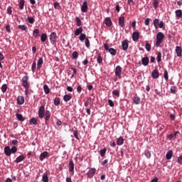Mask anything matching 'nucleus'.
Listing matches in <instances>:
<instances>
[{"instance_id":"63","label":"nucleus","mask_w":182,"mask_h":182,"mask_svg":"<svg viewBox=\"0 0 182 182\" xmlns=\"http://www.w3.org/2000/svg\"><path fill=\"white\" fill-rule=\"evenodd\" d=\"M159 26L161 29H163V28H164V22L160 21Z\"/></svg>"},{"instance_id":"48","label":"nucleus","mask_w":182,"mask_h":182,"mask_svg":"<svg viewBox=\"0 0 182 182\" xmlns=\"http://www.w3.org/2000/svg\"><path fill=\"white\" fill-rule=\"evenodd\" d=\"M159 19H158V18H156V19L154 21V26H155L156 29H157V27L159 26Z\"/></svg>"},{"instance_id":"1","label":"nucleus","mask_w":182,"mask_h":182,"mask_svg":"<svg viewBox=\"0 0 182 182\" xmlns=\"http://www.w3.org/2000/svg\"><path fill=\"white\" fill-rule=\"evenodd\" d=\"M163 39H164V34L161 32H159L156 35V46L159 47L160 45H161Z\"/></svg>"},{"instance_id":"5","label":"nucleus","mask_w":182,"mask_h":182,"mask_svg":"<svg viewBox=\"0 0 182 182\" xmlns=\"http://www.w3.org/2000/svg\"><path fill=\"white\" fill-rule=\"evenodd\" d=\"M95 174H96V168H90L87 173L88 178H93Z\"/></svg>"},{"instance_id":"45","label":"nucleus","mask_w":182,"mask_h":182,"mask_svg":"<svg viewBox=\"0 0 182 182\" xmlns=\"http://www.w3.org/2000/svg\"><path fill=\"white\" fill-rule=\"evenodd\" d=\"M76 22H77V26H82V21L80 20V18L76 17Z\"/></svg>"},{"instance_id":"4","label":"nucleus","mask_w":182,"mask_h":182,"mask_svg":"<svg viewBox=\"0 0 182 182\" xmlns=\"http://www.w3.org/2000/svg\"><path fill=\"white\" fill-rule=\"evenodd\" d=\"M44 117H45V107L41 106L38 109V117H40V119H43Z\"/></svg>"},{"instance_id":"29","label":"nucleus","mask_w":182,"mask_h":182,"mask_svg":"<svg viewBox=\"0 0 182 182\" xmlns=\"http://www.w3.org/2000/svg\"><path fill=\"white\" fill-rule=\"evenodd\" d=\"M108 52L112 55V56L116 55V53H117V51L116 50V49L113 48H110L108 50Z\"/></svg>"},{"instance_id":"10","label":"nucleus","mask_w":182,"mask_h":182,"mask_svg":"<svg viewBox=\"0 0 182 182\" xmlns=\"http://www.w3.org/2000/svg\"><path fill=\"white\" fill-rule=\"evenodd\" d=\"M81 11L83 13L87 12V1H84L82 3V5L81 6Z\"/></svg>"},{"instance_id":"7","label":"nucleus","mask_w":182,"mask_h":182,"mask_svg":"<svg viewBox=\"0 0 182 182\" xmlns=\"http://www.w3.org/2000/svg\"><path fill=\"white\" fill-rule=\"evenodd\" d=\"M115 75L116 76H118L119 79L122 77V67L119 65L117 66L115 69Z\"/></svg>"},{"instance_id":"57","label":"nucleus","mask_w":182,"mask_h":182,"mask_svg":"<svg viewBox=\"0 0 182 182\" xmlns=\"http://www.w3.org/2000/svg\"><path fill=\"white\" fill-rule=\"evenodd\" d=\"M1 60H4V55L0 52V68L2 69V63H1Z\"/></svg>"},{"instance_id":"12","label":"nucleus","mask_w":182,"mask_h":182,"mask_svg":"<svg viewBox=\"0 0 182 182\" xmlns=\"http://www.w3.org/2000/svg\"><path fill=\"white\" fill-rule=\"evenodd\" d=\"M17 103L18 105H23V103H25V98L23 96H18L17 97Z\"/></svg>"},{"instance_id":"25","label":"nucleus","mask_w":182,"mask_h":182,"mask_svg":"<svg viewBox=\"0 0 182 182\" xmlns=\"http://www.w3.org/2000/svg\"><path fill=\"white\" fill-rule=\"evenodd\" d=\"M113 96H116V97H120V90H114L112 91Z\"/></svg>"},{"instance_id":"33","label":"nucleus","mask_w":182,"mask_h":182,"mask_svg":"<svg viewBox=\"0 0 182 182\" xmlns=\"http://www.w3.org/2000/svg\"><path fill=\"white\" fill-rule=\"evenodd\" d=\"M124 143V139H123L122 136H120L117 139V144H118V146H122V144H123Z\"/></svg>"},{"instance_id":"38","label":"nucleus","mask_w":182,"mask_h":182,"mask_svg":"<svg viewBox=\"0 0 182 182\" xmlns=\"http://www.w3.org/2000/svg\"><path fill=\"white\" fill-rule=\"evenodd\" d=\"M23 6H25V0H20L19 1V9H23Z\"/></svg>"},{"instance_id":"60","label":"nucleus","mask_w":182,"mask_h":182,"mask_svg":"<svg viewBox=\"0 0 182 182\" xmlns=\"http://www.w3.org/2000/svg\"><path fill=\"white\" fill-rule=\"evenodd\" d=\"M108 103H109V105L110 106V107H113L114 106V102H113V101L112 100H109Z\"/></svg>"},{"instance_id":"64","label":"nucleus","mask_w":182,"mask_h":182,"mask_svg":"<svg viewBox=\"0 0 182 182\" xmlns=\"http://www.w3.org/2000/svg\"><path fill=\"white\" fill-rule=\"evenodd\" d=\"M178 163H179V164H182V156L178 158Z\"/></svg>"},{"instance_id":"47","label":"nucleus","mask_w":182,"mask_h":182,"mask_svg":"<svg viewBox=\"0 0 182 182\" xmlns=\"http://www.w3.org/2000/svg\"><path fill=\"white\" fill-rule=\"evenodd\" d=\"M145 156L147 157V159H150L151 157V154L150 153V151L149 149L145 151Z\"/></svg>"},{"instance_id":"53","label":"nucleus","mask_w":182,"mask_h":182,"mask_svg":"<svg viewBox=\"0 0 182 182\" xmlns=\"http://www.w3.org/2000/svg\"><path fill=\"white\" fill-rule=\"evenodd\" d=\"M153 5L155 9L159 8V1L154 0Z\"/></svg>"},{"instance_id":"31","label":"nucleus","mask_w":182,"mask_h":182,"mask_svg":"<svg viewBox=\"0 0 182 182\" xmlns=\"http://www.w3.org/2000/svg\"><path fill=\"white\" fill-rule=\"evenodd\" d=\"M42 180L43 182H49V177L48 176V173H43Z\"/></svg>"},{"instance_id":"49","label":"nucleus","mask_w":182,"mask_h":182,"mask_svg":"<svg viewBox=\"0 0 182 182\" xmlns=\"http://www.w3.org/2000/svg\"><path fill=\"white\" fill-rule=\"evenodd\" d=\"M176 90H177V87L176 86L171 87V93H173L174 95L176 94Z\"/></svg>"},{"instance_id":"19","label":"nucleus","mask_w":182,"mask_h":182,"mask_svg":"<svg viewBox=\"0 0 182 182\" xmlns=\"http://www.w3.org/2000/svg\"><path fill=\"white\" fill-rule=\"evenodd\" d=\"M119 26H121V28H124V17L119 18Z\"/></svg>"},{"instance_id":"6","label":"nucleus","mask_w":182,"mask_h":182,"mask_svg":"<svg viewBox=\"0 0 182 182\" xmlns=\"http://www.w3.org/2000/svg\"><path fill=\"white\" fill-rule=\"evenodd\" d=\"M139 36L140 33H139V31H134L132 33V40L134 41V42H137V41H139Z\"/></svg>"},{"instance_id":"11","label":"nucleus","mask_w":182,"mask_h":182,"mask_svg":"<svg viewBox=\"0 0 182 182\" xmlns=\"http://www.w3.org/2000/svg\"><path fill=\"white\" fill-rule=\"evenodd\" d=\"M151 76H152L153 79L159 78V70L155 69L154 71H152Z\"/></svg>"},{"instance_id":"41","label":"nucleus","mask_w":182,"mask_h":182,"mask_svg":"<svg viewBox=\"0 0 182 182\" xmlns=\"http://www.w3.org/2000/svg\"><path fill=\"white\" fill-rule=\"evenodd\" d=\"M145 48L147 50V52H150V50H151V45H150V43H146L145 45Z\"/></svg>"},{"instance_id":"24","label":"nucleus","mask_w":182,"mask_h":182,"mask_svg":"<svg viewBox=\"0 0 182 182\" xmlns=\"http://www.w3.org/2000/svg\"><path fill=\"white\" fill-rule=\"evenodd\" d=\"M175 15L176 18H182V11L181 9L176 10Z\"/></svg>"},{"instance_id":"15","label":"nucleus","mask_w":182,"mask_h":182,"mask_svg":"<svg viewBox=\"0 0 182 182\" xmlns=\"http://www.w3.org/2000/svg\"><path fill=\"white\" fill-rule=\"evenodd\" d=\"M4 153L6 156H11V147H9V146H5Z\"/></svg>"},{"instance_id":"61","label":"nucleus","mask_w":182,"mask_h":182,"mask_svg":"<svg viewBox=\"0 0 182 182\" xmlns=\"http://www.w3.org/2000/svg\"><path fill=\"white\" fill-rule=\"evenodd\" d=\"M128 2V5H129L130 6H133V5H134V1L133 0H127Z\"/></svg>"},{"instance_id":"35","label":"nucleus","mask_w":182,"mask_h":182,"mask_svg":"<svg viewBox=\"0 0 182 182\" xmlns=\"http://www.w3.org/2000/svg\"><path fill=\"white\" fill-rule=\"evenodd\" d=\"M106 151H107V149L106 148L100 151V154L101 157H105V156H106Z\"/></svg>"},{"instance_id":"21","label":"nucleus","mask_w":182,"mask_h":182,"mask_svg":"<svg viewBox=\"0 0 182 182\" xmlns=\"http://www.w3.org/2000/svg\"><path fill=\"white\" fill-rule=\"evenodd\" d=\"M16 117L18 120H19V122H25V117H23V115H22L21 114H16Z\"/></svg>"},{"instance_id":"54","label":"nucleus","mask_w":182,"mask_h":182,"mask_svg":"<svg viewBox=\"0 0 182 182\" xmlns=\"http://www.w3.org/2000/svg\"><path fill=\"white\" fill-rule=\"evenodd\" d=\"M167 139L171 141L173 139H175L174 134H171L166 136Z\"/></svg>"},{"instance_id":"46","label":"nucleus","mask_w":182,"mask_h":182,"mask_svg":"<svg viewBox=\"0 0 182 182\" xmlns=\"http://www.w3.org/2000/svg\"><path fill=\"white\" fill-rule=\"evenodd\" d=\"M18 29H21V31H26L28 27L25 25H18Z\"/></svg>"},{"instance_id":"51","label":"nucleus","mask_w":182,"mask_h":182,"mask_svg":"<svg viewBox=\"0 0 182 182\" xmlns=\"http://www.w3.org/2000/svg\"><path fill=\"white\" fill-rule=\"evenodd\" d=\"M85 46L86 48H90V41L88 38H85Z\"/></svg>"},{"instance_id":"28","label":"nucleus","mask_w":182,"mask_h":182,"mask_svg":"<svg viewBox=\"0 0 182 182\" xmlns=\"http://www.w3.org/2000/svg\"><path fill=\"white\" fill-rule=\"evenodd\" d=\"M105 23L107 26H110L112 25V20H110V18H106L105 20Z\"/></svg>"},{"instance_id":"62","label":"nucleus","mask_w":182,"mask_h":182,"mask_svg":"<svg viewBox=\"0 0 182 182\" xmlns=\"http://www.w3.org/2000/svg\"><path fill=\"white\" fill-rule=\"evenodd\" d=\"M7 14L9 15H12V8H11V7L7 8Z\"/></svg>"},{"instance_id":"22","label":"nucleus","mask_w":182,"mask_h":182,"mask_svg":"<svg viewBox=\"0 0 182 182\" xmlns=\"http://www.w3.org/2000/svg\"><path fill=\"white\" fill-rule=\"evenodd\" d=\"M173 157V151H168L166 155V159L167 160H171Z\"/></svg>"},{"instance_id":"55","label":"nucleus","mask_w":182,"mask_h":182,"mask_svg":"<svg viewBox=\"0 0 182 182\" xmlns=\"http://www.w3.org/2000/svg\"><path fill=\"white\" fill-rule=\"evenodd\" d=\"M55 9H60V4L58 2L54 3Z\"/></svg>"},{"instance_id":"34","label":"nucleus","mask_w":182,"mask_h":182,"mask_svg":"<svg viewBox=\"0 0 182 182\" xmlns=\"http://www.w3.org/2000/svg\"><path fill=\"white\" fill-rule=\"evenodd\" d=\"M43 90H44L46 95L49 94L50 92V90H49V86H48V85H43Z\"/></svg>"},{"instance_id":"14","label":"nucleus","mask_w":182,"mask_h":182,"mask_svg":"<svg viewBox=\"0 0 182 182\" xmlns=\"http://www.w3.org/2000/svg\"><path fill=\"white\" fill-rule=\"evenodd\" d=\"M141 63L144 66H147V65H149V57L142 58Z\"/></svg>"},{"instance_id":"43","label":"nucleus","mask_w":182,"mask_h":182,"mask_svg":"<svg viewBox=\"0 0 182 182\" xmlns=\"http://www.w3.org/2000/svg\"><path fill=\"white\" fill-rule=\"evenodd\" d=\"M72 56L73 59H77V58H79V53H77V51H74L72 54Z\"/></svg>"},{"instance_id":"30","label":"nucleus","mask_w":182,"mask_h":182,"mask_svg":"<svg viewBox=\"0 0 182 182\" xmlns=\"http://www.w3.org/2000/svg\"><path fill=\"white\" fill-rule=\"evenodd\" d=\"M23 160H25V156L21 155L16 158V163H21V161H23Z\"/></svg>"},{"instance_id":"27","label":"nucleus","mask_w":182,"mask_h":182,"mask_svg":"<svg viewBox=\"0 0 182 182\" xmlns=\"http://www.w3.org/2000/svg\"><path fill=\"white\" fill-rule=\"evenodd\" d=\"M44 114L46 116L45 121L48 122V120H49V119H50V112L47 110V111H46Z\"/></svg>"},{"instance_id":"52","label":"nucleus","mask_w":182,"mask_h":182,"mask_svg":"<svg viewBox=\"0 0 182 182\" xmlns=\"http://www.w3.org/2000/svg\"><path fill=\"white\" fill-rule=\"evenodd\" d=\"M97 60L98 63H103V58H102V55H98Z\"/></svg>"},{"instance_id":"18","label":"nucleus","mask_w":182,"mask_h":182,"mask_svg":"<svg viewBox=\"0 0 182 182\" xmlns=\"http://www.w3.org/2000/svg\"><path fill=\"white\" fill-rule=\"evenodd\" d=\"M42 65H43V59L40 58L37 63V69H41V68H42Z\"/></svg>"},{"instance_id":"39","label":"nucleus","mask_w":182,"mask_h":182,"mask_svg":"<svg viewBox=\"0 0 182 182\" xmlns=\"http://www.w3.org/2000/svg\"><path fill=\"white\" fill-rule=\"evenodd\" d=\"M164 77L166 82L168 80V72L167 71V70H164Z\"/></svg>"},{"instance_id":"58","label":"nucleus","mask_w":182,"mask_h":182,"mask_svg":"<svg viewBox=\"0 0 182 182\" xmlns=\"http://www.w3.org/2000/svg\"><path fill=\"white\" fill-rule=\"evenodd\" d=\"M77 130H74L73 132V134H74V136L75 137V139H77V140H79V136L77 135Z\"/></svg>"},{"instance_id":"17","label":"nucleus","mask_w":182,"mask_h":182,"mask_svg":"<svg viewBox=\"0 0 182 182\" xmlns=\"http://www.w3.org/2000/svg\"><path fill=\"white\" fill-rule=\"evenodd\" d=\"M39 29L36 28L33 30V36L36 39H38V38H39Z\"/></svg>"},{"instance_id":"9","label":"nucleus","mask_w":182,"mask_h":182,"mask_svg":"<svg viewBox=\"0 0 182 182\" xmlns=\"http://www.w3.org/2000/svg\"><path fill=\"white\" fill-rule=\"evenodd\" d=\"M48 156H49V153H48V151H44V152L41 153L40 155L41 161H43V160H45V159H46V157H48Z\"/></svg>"},{"instance_id":"40","label":"nucleus","mask_w":182,"mask_h":182,"mask_svg":"<svg viewBox=\"0 0 182 182\" xmlns=\"http://www.w3.org/2000/svg\"><path fill=\"white\" fill-rule=\"evenodd\" d=\"M134 103H135V105H139L140 104V97H135L133 100Z\"/></svg>"},{"instance_id":"56","label":"nucleus","mask_w":182,"mask_h":182,"mask_svg":"<svg viewBox=\"0 0 182 182\" xmlns=\"http://www.w3.org/2000/svg\"><path fill=\"white\" fill-rule=\"evenodd\" d=\"M10 151L11 153L15 154L16 151H18V148H16V146H12Z\"/></svg>"},{"instance_id":"23","label":"nucleus","mask_w":182,"mask_h":182,"mask_svg":"<svg viewBox=\"0 0 182 182\" xmlns=\"http://www.w3.org/2000/svg\"><path fill=\"white\" fill-rule=\"evenodd\" d=\"M29 123L30 124H34L36 126V124H38V119L33 117L29 120Z\"/></svg>"},{"instance_id":"50","label":"nucleus","mask_w":182,"mask_h":182,"mask_svg":"<svg viewBox=\"0 0 182 182\" xmlns=\"http://www.w3.org/2000/svg\"><path fill=\"white\" fill-rule=\"evenodd\" d=\"M27 19L29 23H34L35 22V18H33V17L28 16Z\"/></svg>"},{"instance_id":"37","label":"nucleus","mask_w":182,"mask_h":182,"mask_svg":"<svg viewBox=\"0 0 182 182\" xmlns=\"http://www.w3.org/2000/svg\"><path fill=\"white\" fill-rule=\"evenodd\" d=\"M54 105L55 106H59V105H60V98L55 97L54 99Z\"/></svg>"},{"instance_id":"13","label":"nucleus","mask_w":182,"mask_h":182,"mask_svg":"<svg viewBox=\"0 0 182 182\" xmlns=\"http://www.w3.org/2000/svg\"><path fill=\"white\" fill-rule=\"evenodd\" d=\"M176 55L180 58V56H181L182 54V49L181 47L180 46H176Z\"/></svg>"},{"instance_id":"44","label":"nucleus","mask_w":182,"mask_h":182,"mask_svg":"<svg viewBox=\"0 0 182 182\" xmlns=\"http://www.w3.org/2000/svg\"><path fill=\"white\" fill-rule=\"evenodd\" d=\"M156 60L158 63L161 62V52H159L156 56Z\"/></svg>"},{"instance_id":"2","label":"nucleus","mask_w":182,"mask_h":182,"mask_svg":"<svg viewBox=\"0 0 182 182\" xmlns=\"http://www.w3.org/2000/svg\"><path fill=\"white\" fill-rule=\"evenodd\" d=\"M28 80H29V77H28V75H25L23 77L21 85L23 87L26 88V87H28V86H29V83L28 82Z\"/></svg>"},{"instance_id":"36","label":"nucleus","mask_w":182,"mask_h":182,"mask_svg":"<svg viewBox=\"0 0 182 182\" xmlns=\"http://www.w3.org/2000/svg\"><path fill=\"white\" fill-rule=\"evenodd\" d=\"M79 39L80 41H81V42H83V41H86V39H87V38H86V34L81 33L79 37Z\"/></svg>"},{"instance_id":"26","label":"nucleus","mask_w":182,"mask_h":182,"mask_svg":"<svg viewBox=\"0 0 182 182\" xmlns=\"http://www.w3.org/2000/svg\"><path fill=\"white\" fill-rule=\"evenodd\" d=\"M72 100V95H65L63 97L64 102H69V100Z\"/></svg>"},{"instance_id":"42","label":"nucleus","mask_w":182,"mask_h":182,"mask_svg":"<svg viewBox=\"0 0 182 182\" xmlns=\"http://www.w3.org/2000/svg\"><path fill=\"white\" fill-rule=\"evenodd\" d=\"M8 89V85H6V84H4L2 86H1V92L3 93H5L6 92V90Z\"/></svg>"},{"instance_id":"8","label":"nucleus","mask_w":182,"mask_h":182,"mask_svg":"<svg viewBox=\"0 0 182 182\" xmlns=\"http://www.w3.org/2000/svg\"><path fill=\"white\" fill-rule=\"evenodd\" d=\"M122 48L123 50H127L129 48V41L127 40H124L122 42Z\"/></svg>"},{"instance_id":"3","label":"nucleus","mask_w":182,"mask_h":182,"mask_svg":"<svg viewBox=\"0 0 182 182\" xmlns=\"http://www.w3.org/2000/svg\"><path fill=\"white\" fill-rule=\"evenodd\" d=\"M57 39H58V36H56V33L55 32L51 33L50 35V41L51 43L53 44L56 43Z\"/></svg>"},{"instance_id":"59","label":"nucleus","mask_w":182,"mask_h":182,"mask_svg":"<svg viewBox=\"0 0 182 182\" xmlns=\"http://www.w3.org/2000/svg\"><path fill=\"white\" fill-rule=\"evenodd\" d=\"M35 69H36V63H33L31 66V70L32 72H35Z\"/></svg>"},{"instance_id":"32","label":"nucleus","mask_w":182,"mask_h":182,"mask_svg":"<svg viewBox=\"0 0 182 182\" xmlns=\"http://www.w3.org/2000/svg\"><path fill=\"white\" fill-rule=\"evenodd\" d=\"M46 39H48V34L43 33L41 36V42H46Z\"/></svg>"},{"instance_id":"20","label":"nucleus","mask_w":182,"mask_h":182,"mask_svg":"<svg viewBox=\"0 0 182 182\" xmlns=\"http://www.w3.org/2000/svg\"><path fill=\"white\" fill-rule=\"evenodd\" d=\"M75 170V164L73 163V161H70L69 162V171H73Z\"/></svg>"},{"instance_id":"16","label":"nucleus","mask_w":182,"mask_h":182,"mask_svg":"<svg viewBox=\"0 0 182 182\" xmlns=\"http://www.w3.org/2000/svg\"><path fill=\"white\" fill-rule=\"evenodd\" d=\"M83 32V28L80 27L75 30V36H79V35H81Z\"/></svg>"}]
</instances>
